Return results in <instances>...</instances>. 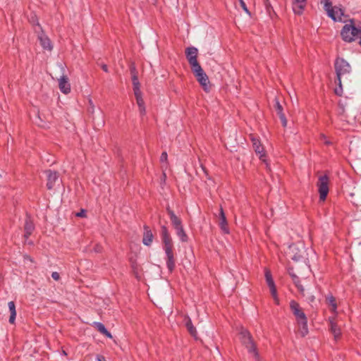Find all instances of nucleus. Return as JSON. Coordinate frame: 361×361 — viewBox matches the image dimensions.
I'll list each match as a JSON object with an SVG mask.
<instances>
[{"label":"nucleus","instance_id":"8","mask_svg":"<svg viewBox=\"0 0 361 361\" xmlns=\"http://www.w3.org/2000/svg\"><path fill=\"white\" fill-rule=\"evenodd\" d=\"M185 53L190 68L200 64L197 61L198 49L196 47H188L185 49Z\"/></svg>","mask_w":361,"mask_h":361},{"label":"nucleus","instance_id":"45","mask_svg":"<svg viewBox=\"0 0 361 361\" xmlns=\"http://www.w3.org/2000/svg\"><path fill=\"white\" fill-rule=\"evenodd\" d=\"M338 106L341 109L340 114H343L345 112V108L343 104L341 102V101H339L338 102Z\"/></svg>","mask_w":361,"mask_h":361},{"label":"nucleus","instance_id":"39","mask_svg":"<svg viewBox=\"0 0 361 361\" xmlns=\"http://www.w3.org/2000/svg\"><path fill=\"white\" fill-rule=\"evenodd\" d=\"M295 286L297 287L300 293L304 296L305 295V289H304L303 286L300 284V282L299 283L295 284Z\"/></svg>","mask_w":361,"mask_h":361},{"label":"nucleus","instance_id":"21","mask_svg":"<svg viewBox=\"0 0 361 361\" xmlns=\"http://www.w3.org/2000/svg\"><path fill=\"white\" fill-rule=\"evenodd\" d=\"M42 32L38 35V39L40 42L42 47L47 50L51 51L52 49V45L50 39L46 36L44 32L41 30Z\"/></svg>","mask_w":361,"mask_h":361},{"label":"nucleus","instance_id":"29","mask_svg":"<svg viewBox=\"0 0 361 361\" xmlns=\"http://www.w3.org/2000/svg\"><path fill=\"white\" fill-rule=\"evenodd\" d=\"M325 11H326L328 16L334 21H337V17L335 12V8L331 6L325 7Z\"/></svg>","mask_w":361,"mask_h":361},{"label":"nucleus","instance_id":"13","mask_svg":"<svg viewBox=\"0 0 361 361\" xmlns=\"http://www.w3.org/2000/svg\"><path fill=\"white\" fill-rule=\"evenodd\" d=\"M290 257L295 262H300L304 259V247H302L301 249L296 247L295 245L290 247Z\"/></svg>","mask_w":361,"mask_h":361},{"label":"nucleus","instance_id":"42","mask_svg":"<svg viewBox=\"0 0 361 361\" xmlns=\"http://www.w3.org/2000/svg\"><path fill=\"white\" fill-rule=\"evenodd\" d=\"M51 277L55 280V281H59L60 279V275L58 272L56 271H54L52 272L51 274Z\"/></svg>","mask_w":361,"mask_h":361},{"label":"nucleus","instance_id":"47","mask_svg":"<svg viewBox=\"0 0 361 361\" xmlns=\"http://www.w3.org/2000/svg\"><path fill=\"white\" fill-rule=\"evenodd\" d=\"M307 300L309 302H313L315 300V297L313 295H312L308 297Z\"/></svg>","mask_w":361,"mask_h":361},{"label":"nucleus","instance_id":"15","mask_svg":"<svg viewBox=\"0 0 361 361\" xmlns=\"http://www.w3.org/2000/svg\"><path fill=\"white\" fill-rule=\"evenodd\" d=\"M166 209L174 229L183 226L181 219L175 214L174 212L171 209V207L167 206Z\"/></svg>","mask_w":361,"mask_h":361},{"label":"nucleus","instance_id":"31","mask_svg":"<svg viewBox=\"0 0 361 361\" xmlns=\"http://www.w3.org/2000/svg\"><path fill=\"white\" fill-rule=\"evenodd\" d=\"M288 271L295 285L300 282L299 277L294 273L293 268H289Z\"/></svg>","mask_w":361,"mask_h":361},{"label":"nucleus","instance_id":"10","mask_svg":"<svg viewBox=\"0 0 361 361\" xmlns=\"http://www.w3.org/2000/svg\"><path fill=\"white\" fill-rule=\"evenodd\" d=\"M274 106L273 108L276 113V115L279 117L281 124L283 127L287 126V119L283 113V107L282 104L279 102L278 98H275L274 100Z\"/></svg>","mask_w":361,"mask_h":361},{"label":"nucleus","instance_id":"23","mask_svg":"<svg viewBox=\"0 0 361 361\" xmlns=\"http://www.w3.org/2000/svg\"><path fill=\"white\" fill-rule=\"evenodd\" d=\"M329 322L331 332L334 334L335 339L338 338L341 334L340 328L336 323L334 322L333 318H329Z\"/></svg>","mask_w":361,"mask_h":361},{"label":"nucleus","instance_id":"11","mask_svg":"<svg viewBox=\"0 0 361 361\" xmlns=\"http://www.w3.org/2000/svg\"><path fill=\"white\" fill-rule=\"evenodd\" d=\"M251 140L252 142V147L255 149V152L257 154L259 155V158L263 161H265V157L266 153L264 149L263 145L261 144V142L257 138L255 137L254 136L251 135Z\"/></svg>","mask_w":361,"mask_h":361},{"label":"nucleus","instance_id":"6","mask_svg":"<svg viewBox=\"0 0 361 361\" xmlns=\"http://www.w3.org/2000/svg\"><path fill=\"white\" fill-rule=\"evenodd\" d=\"M334 68L337 80H341L343 76L349 74L351 71V67L348 62L341 57H337L336 59L334 62Z\"/></svg>","mask_w":361,"mask_h":361},{"label":"nucleus","instance_id":"16","mask_svg":"<svg viewBox=\"0 0 361 361\" xmlns=\"http://www.w3.org/2000/svg\"><path fill=\"white\" fill-rule=\"evenodd\" d=\"M143 228H144V233H143V238H142V243L145 245L149 246V245H151V244L153 241L154 235H153L149 226H148L147 225H144Z\"/></svg>","mask_w":361,"mask_h":361},{"label":"nucleus","instance_id":"5","mask_svg":"<svg viewBox=\"0 0 361 361\" xmlns=\"http://www.w3.org/2000/svg\"><path fill=\"white\" fill-rule=\"evenodd\" d=\"M191 71L204 90L208 92L210 89L209 78L200 64L191 67Z\"/></svg>","mask_w":361,"mask_h":361},{"label":"nucleus","instance_id":"18","mask_svg":"<svg viewBox=\"0 0 361 361\" xmlns=\"http://www.w3.org/2000/svg\"><path fill=\"white\" fill-rule=\"evenodd\" d=\"M307 0H293V11L295 14L301 15L305 8Z\"/></svg>","mask_w":361,"mask_h":361},{"label":"nucleus","instance_id":"44","mask_svg":"<svg viewBox=\"0 0 361 361\" xmlns=\"http://www.w3.org/2000/svg\"><path fill=\"white\" fill-rule=\"evenodd\" d=\"M97 64H98L99 66H101L102 69L104 72H106V73H108V72H109L108 66H107V65H106V64H104V63L99 64V63H97Z\"/></svg>","mask_w":361,"mask_h":361},{"label":"nucleus","instance_id":"26","mask_svg":"<svg viewBox=\"0 0 361 361\" xmlns=\"http://www.w3.org/2000/svg\"><path fill=\"white\" fill-rule=\"evenodd\" d=\"M326 302L328 305L331 307V311L332 312H336L337 309V304L335 298L331 295L326 298Z\"/></svg>","mask_w":361,"mask_h":361},{"label":"nucleus","instance_id":"24","mask_svg":"<svg viewBox=\"0 0 361 361\" xmlns=\"http://www.w3.org/2000/svg\"><path fill=\"white\" fill-rule=\"evenodd\" d=\"M9 311L11 313L10 317H9V322L10 324H14L16 317V305L13 301H10L8 304Z\"/></svg>","mask_w":361,"mask_h":361},{"label":"nucleus","instance_id":"1","mask_svg":"<svg viewBox=\"0 0 361 361\" xmlns=\"http://www.w3.org/2000/svg\"><path fill=\"white\" fill-rule=\"evenodd\" d=\"M160 235L163 244V249L166 253V267L169 273H172L176 267V258L173 252V243L172 238L166 226H161Z\"/></svg>","mask_w":361,"mask_h":361},{"label":"nucleus","instance_id":"35","mask_svg":"<svg viewBox=\"0 0 361 361\" xmlns=\"http://www.w3.org/2000/svg\"><path fill=\"white\" fill-rule=\"evenodd\" d=\"M30 21L33 24V25H36L38 26V27L42 30V27L41 25H39V22H38V19L37 18V16L35 15L34 16H32L30 17Z\"/></svg>","mask_w":361,"mask_h":361},{"label":"nucleus","instance_id":"28","mask_svg":"<svg viewBox=\"0 0 361 361\" xmlns=\"http://www.w3.org/2000/svg\"><path fill=\"white\" fill-rule=\"evenodd\" d=\"M133 91L140 90V83L138 80V75L131 76Z\"/></svg>","mask_w":361,"mask_h":361},{"label":"nucleus","instance_id":"37","mask_svg":"<svg viewBox=\"0 0 361 361\" xmlns=\"http://www.w3.org/2000/svg\"><path fill=\"white\" fill-rule=\"evenodd\" d=\"M240 4L241 8L249 15H250V12L248 10L245 1L243 0H238Z\"/></svg>","mask_w":361,"mask_h":361},{"label":"nucleus","instance_id":"38","mask_svg":"<svg viewBox=\"0 0 361 361\" xmlns=\"http://www.w3.org/2000/svg\"><path fill=\"white\" fill-rule=\"evenodd\" d=\"M102 250H103V247L101 245L99 244H96L94 247H93V250L94 252L96 253H101L102 252Z\"/></svg>","mask_w":361,"mask_h":361},{"label":"nucleus","instance_id":"36","mask_svg":"<svg viewBox=\"0 0 361 361\" xmlns=\"http://www.w3.org/2000/svg\"><path fill=\"white\" fill-rule=\"evenodd\" d=\"M263 1H264V4L266 7L267 11L270 14L271 11H273V7L271 6V5L270 4L269 0H268V1L263 0Z\"/></svg>","mask_w":361,"mask_h":361},{"label":"nucleus","instance_id":"4","mask_svg":"<svg viewBox=\"0 0 361 361\" xmlns=\"http://www.w3.org/2000/svg\"><path fill=\"white\" fill-rule=\"evenodd\" d=\"M240 339L243 345L247 349L248 353H253L256 361H262L257 346L249 331L242 329L240 332Z\"/></svg>","mask_w":361,"mask_h":361},{"label":"nucleus","instance_id":"12","mask_svg":"<svg viewBox=\"0 0 361 361\" xmlns=\"http://www.w3.org/2000/svg\"><path fill=\"white\" fill-rule=\"evenodd\" d=\"M45 173L47 177V188L48 190H51L54 188L56 182L59 180V173L55 171L46 170Z\"/></svg>","mask_w":361,"mask_h":361},{"label":"nucleus","instance_id":"17","mask_svg":"<svg viewBox=\"0 0 361 361\" xmlns=\"http://www.w3.org/2000/svg\"><path fill=\"white\" fill-rule=\"evenodd\" d=\"M133 92H134V94H135V97L136 99L137 104L139 107L140 113L141 116H144L146 114V109H145V102H144V100L142 99V92H141V90H137V91H133Z\"/></svg>","mask_w":361,"mask_h":361},{"label":"nucleus","instance_id":"25","mask_svg":"<svg viewBox=\"0 0 361 361\" xmlns=\"http://www.w3.org/2000/svg\"><path fill=\"white\" fill-rule=\"evenodd\" d=\"M176 231L177 235L180 238V240L182 242H187L188 240V237L186 233L184 231L183 226L178 227L175 229Z\"/></svg>","mask_w":361,"mask_h":361},{"label":"nucleus","instance_id":"30","mask_svg":"<svg viewBox=\"0 0 361 361\" xmlns=\"http://www.w3.org/2000/svg\"><path fill=\"white\" fill-rule=\"evenodd\" d=\"M335 82L338 85V87L335 88L334 92L338 96H341L343 93V87L341 80L336 79Z\"/></svg>","mask_w":361,"mask_h":361},{"label":"nucleus","instance_id":"20","mask_svg":"<svg viewBox=\"0 0 361 361\" xmlns=\"http://www.w3.org/2000/svg\"><path fill=\"white\" fill-rule=\"evenodd\" d=\"M219 226L221 228V229L224 231V233H229V229L228 228V223H227L226 217L225 213L224 212V209L221 207L220 208V212H219Z\"/></svg>","mask_w":361,"mask_h":361},{"label":"nucleus","instance_id":"50","mask_svg":"<svg viewBox=\"0 0 361 361\" xmlns=\"http://www.w3.org/2000/svg\"><path fill=\"white\" fill-rule=\"evenodd\" d=\"M63 354L66 355V352L63 350Z\"/></svg>","mask_w":361,"mask_h":361},{"label":"nucleus","instance_id":"49","mask_svg":"<svg viewBox=\"0 0 361 361\" xmlns=\"http://www.w3.org/2000/svg\"><path fill=\"white\" fill-rule=\"evenodd\" d=\"M325 143H326V145H330V144H331V142H328V141H326Z\"/></svg>","mask_w":361,"mask_h":361},{"label":"nucleus","instance_id":"33","mask_svg":"<svg viewBox=\"0 0 361 361\" xmlns=\"http://www.w3.org/2000/svg\"><path fill=\"white\" fill-rule=\"evenodd\" d=\"M335 12L337 17L338 21H342V16L344 15V11L338 7L335 6Z\"/></svg>","mask_w":361,"mask_h":361},{"label":"nucleus","instance_id":"3","mask_svg":"<svg viewBox=\"0 0 361 361\" xmlns=\"http://www.w3.org/2000/svg\"><path fill=\"white\" fill-rule=\"evenodd\" d=\"M290 309L295 317L301 336L305 337L307 335L309 331L307 327V318L303 310L295 300H291L290 302Z\"/></svg>","mask_w":361,"mask_h":361},{"label":"nucleus","instance_id":"46","mask_svg":"<svg viewBox=\"0 0 361 361\" xmlns=\"http://www.w3.org/2000/svg\"><path fill=\"white\" fill-rule=\"evenodd\" d=\"M103 335H104L106 337L110 338H112L111 334L107 329L106 330V332L103 334Z\"/></svg>","mask_w":361,"mask_h":361},{"label":"nucleus","instance_id":"48","mask_svg":"<svg viewBox=\"0 0 361 361\" xmlns=\"http://www.w3.org/2000/svg\"><path fill=\"white\" fill-rule=\"evenodd\" d=\"M97 360L98 361H106L105 357L103 355H97Z\"/></svg>","mask_w":361,"mask_h":361},{"label":"nucleus","instance_id":"43","mask_svg":"<svg viewBox=\"0 0 361 361\" xmlns=\"http://www.w3.org/2000/svg\"><path fill=\"white\" fill-rule=\"evenodd\" d=\"M167 157H168L167 153L166 152H162L161 154V157H160L161 161H166L167 159Z\"/></svg>","mask_w":361,"mask_h":361},{"label":"nucleus","instance_id":"19","mask_svg":"<svg viewBox=\"0 0 361 361\" xmlns=\"http://www.w3.org/2000/svg\"><path fill=\"white\" fill-rule=\"evenodd\" d=\"M59 87L60 90L64 94H68L71 92V85L66 75L61 77L59 81Z\"/></svg>","mask_w":361,"mask_h":361},{"label":"nucleus","instance_id":"41","mask_svg":"<svg viewBox=\"0 0 361 361\" xmlns=\"http://www.w3.org/2000/svg\"><path fill=\"white\" fill-rule=\"evenodd\" d=\"M321 4H324V8L331 6L332 5L330 0H321Z\"/></svg>","mask_w":361,"mask_h":361},{"label":"nucleus","instance_id":"27","mask_svg":"<svg viewBox=\"0 0 361 361\" xmlns=\"http://www.w3.org/2000/svg\"><path fill=\"white\" fill-rule=\"evenodd\" d=\"M130 267L132 268V270H133V272L134 275L135 276V277L137 279H139L140 278V276H138V274H139V272H138L139 265L137 263L136 259H135L133 257H131L130 259Z\"/></svg>","mask_w":361,"mask_h":361},{"label":"nucleus","instance_id":"32","mask_svg":"<svg viewBox=\"0 0 361 361\" xmlns=\"http://www.w3.org/2000/svg\"><path fill=\"white\" fill-rule=\"evenodd\" d=\"M94 326L102 334L106 332V329L105 326L101 322H94Z\"/></svg>","mask_w":361,"mask_h":361},{"label":"nucleus","instance_id":"34","mask_svg":"<svg viewBox=\"0 0 361 361\" xmlns=\"http://www.w3.org/2000/svg\"><path fill=\"white\" fill-rule=\"evenodd\" d=\"M130 73L131 76L132 75H138V71L136 68L135 64L134 62H131L129 66Z\"/></svg>","mask_w":361,"mask_h":361},{"label":"nucleus","instance_id":"7","mask_svg":"<svg viewBox=\"0 0 361 361\" xmlns=\"http://www.w3.org/2000/svg\"><path fill=\"white\" fill-rule=\"evenodd\" d=\"M329 177L326 174L319 177L317 185L318 187L320 201H324L326 199L329 191Z\"/></svg>","mask_w":361,"mask_h":361},{"label":"nucleus","instance_id":"14","mask_svg":"<svg viewBox=\"0 0 361 361\" xmlns=\"http://www.w3.org/2000/svg\"><path fill=\"white\" fill-rule=\"evenodd\" d=\"M35 230V224L31 219V217L28 215H27L25 220V224H24V238L25 239H27L33 233Z\"/></svg>","mask_w":361,"mask_h":361},{"label":"nucleus","instance_id":"9","mask_svg":"<svg viewBox=\"0 0 361 361\" xmlns=\"http://www.w3.org/2000/svg\"><path fill=\"white\" fill-rule=\"evenodd\" d=\"M265 279H266L267 286H269V288L270 289L271 294L273 296L276 303L278 305L279 304V298L277 297L276 287L275 283L274 281V279L272 278L271 273L268 269L265 270Z\"/></svg>","mask_w":361,"mask_h":361},{"label":"nucleus","instance_id":"22","mask_svg":"<svg viewBox=\"0 0 361 361\" xmlns=\"http://www.w3.org/2000/svg\"><path fill=\"white\" fill-rule=\"evenodd\" d=\"M185 326L189 332V334L194 338L197 337V330L196 328L193 326L190 318L188 316H185L184 319Z\"/></svg>","mask_w":361,"mask_h":361},{"label":"nucleus","instance_id":"2","mask_svg":"<svg viewBox=\"0 0 361 361\" xmlns=\"http://www.w3.org/2000/svg\"><path fill=\"white\" fill-rule=\"evenodd\" d=\"M341 36L345 42H352L359 39L358 43L361 47V22L350 19L349 23L343 27Z\"/></svg>","mask_w":361,"mask_h":361},{"label":"nucleus","instance_id":"40","mask_svg":"<svg viewBox=\"0 0 361 361\" xmlns=\"http://www.w3.org/2000/svg\"><path fill=\"white\" fill-rule=\"evenodd\" d=\"M86 210L82 209L79 212L76 214V216L78 217H85L86 216Z\"/></svg>","mask_w":361,"mask_h":361}]
</instances>
